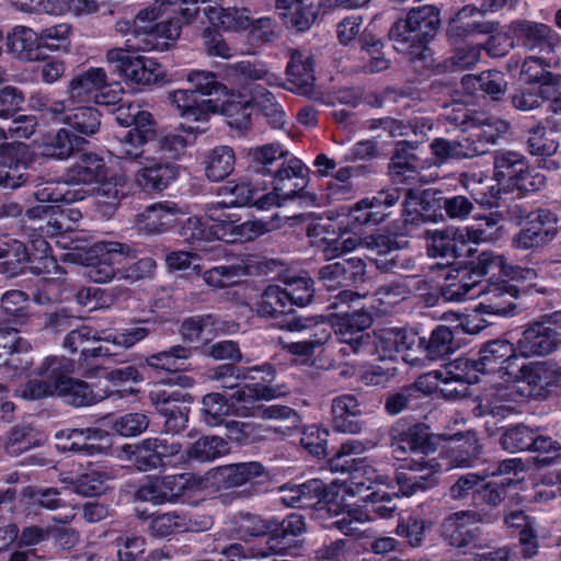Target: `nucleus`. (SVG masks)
Instances as JSON below:
<instances>
[{
  "instance_id": "obj_1",
  "label": "nucleus",
  "mask_w": 561,
  "mask_h": 561,
  "mask_svg": "<svg viewBox=\"0 0 561 561\" xmlns=\"http://www.w3.org/2000/svg\"><path fill=\"white\" fill-rule=\"evenodd\" d=\"M365 445L358 439L344 442L335 455L330 459V468L334 472L350 471L351 474L343 481H334L328 488L318 479L309 480L301 484L283 485L279 491L296 492L300 495L301 506L310 505L314 499L316 517L324 519L325 515L336 518L327 527H335L344 535L360 534L359 525L370 519L369 513L362 507L347 503L348 499L355 497L365 489V482L360 479L367 476L370 482H386L387 478L376 472L373 466L366 463L365 459L357 458L365 451Z\"/></svg>"
},
{
  "instance_id": "obj_2",
  "label": "nucleus",
  "mask_w": 561,
  "mask_h": 561,
  "mask_svg": "<svg viewBox=\"0 0 561 561\" xmlns=\"http://www.w3.org/2000/svg\"><path fill=\"white\" fill-rule=\"evenodd\" d=\"M167 8L157 3L140 10L134 21L121 20L116 31L127 36L126 49L112 48L106 54V61L122 78L136 84H151L162 79L161 66L150 57L136 55L135 51L163 50L169 42L179 38L182 23L178 18L158 22Z\"/></svg>"
},
{
  "instance_id": "obj_3",
  "label": "nucleus",
  "mask_w": 561,
  "mask_h": 561,
  "mask_svg": "<svg viewBox=\"0 0 561 561\" xmlns=\"http://www.w3.org/2000/svg\"><path fill=\"white\" fill-rule=\"evenodd\" d=\"M482 376L489 377L482 402L490 413L513 410L510 403L543 396L550 385L548 370L542 364H526L514 345L506 340H494L480 351Z\"/></svg>"
},
{
  "instance_id": "obj_4",
  "label": "nucleus",
  "mask_w": 561,
  "mask_h": 561,
  "mask_svg": "<svg viewBox=\"0 0 561 561\" xmlns=\"http://www.w3.org/2000/svg\"><path fill=\"white\" fill-rule=\"evenodd\" d=\"M445 439L456 440L445 462L426 458L427 433L420 425H396L391 431V451L394 459L404 461L397 474V485L403 496H411L419 490H426L437 483L438 476L454 467H469L479 454L476 433L444 435ZM445 460V457H443Z\"/></svg>"
},
{
  "instance_id": "obj_5",
  "label": "nucleus",
  "mask_w": 561,
  "mask_h": 561,
  "mask_svg": "<svg viewBox=\"0 0 561 561\" xmlns=\"http://www.w3.org/2000/svg\"><path fill=\"white\" fill-rule=\"evenodd\" d=\"M399 198L400 192L396 188L379 192L373 197L363 198L354 204L347 216L321 220L312 226L309 232L324 234L319 242V249L327 260L335 259L359 247L377 250L378 253L391 252L393 243L388 237L362 238L354 230L362 226L381 224L389 216L387 209L392 207Z\"/></svg>"
},
{
  "instance_id": "obj_6",
  "label": "nucleus",
  "mask_w": 561,
  "mask_h": 561,
  "mask_svg": "<svg viewBox=\"0 0 561 561\" xmlns=\"http://www.w3.org/2000/svg\"><path fill=\"white\" fill-rule=\"evenodd\" d=\"M80 184H96L94 193L98 202L105 206L104 215L115 209L121 198L127 194L124 175L113 170L104 157L84 152L67 171L64 181L37 186L34 196L39 203H75L82 201L88 193Z\"/></svg>"
},
{
  "instance_id": "obj_7",
  "label": "nucleus",
  "mask_w": 561,
  "mask_h": 561,
  "mask_svg": "<svg viewBox=\"0 0 561 561\" xmlns=\"http://www.w3.org/2000/svg\"><path fill=\"white\" fill-rule=\"evenodd\" d=\"M73 370L72 363L59 356H48L36 368L42 379L30 380L18 396L27 400H37L49 396H59L73 407H89L110 396L108 391H93L88 383L75 380L68 375Z\"/></svg>"
},
{
  "instance_id": "obj_8",
  "label": "nucleus",
  "mask_w": 561,
  "mask_h": 561,
  "mask_svg": "<svg viewBox=\"0 0 561 561\" xmlns=\"http://www.w3.org/2000/svg\"><path fill=\"white\" fill-rule=\"evenodd\" d=\"M76 252L69 254V259L87 268V276L94 283L105 284L114 279H124L134 283L151 277L157 264L152 257H144L136 263L115 268L123 259L133 256V250L119 242H95L90 251H83L78 247Z\"/></svg>"
},
{
  "instance_id": "obj_9",
  "label": "nucleus",
  "mask_w": 561,
  "mask_h": 561,
  "mask_svg": "<svg viewBox=\"0 0 561 561\" xmlns=\"http://www.w3.org/2000/svg\"><path fill=\"white\" fill-rule=\"evenodd\" d=\"M496 271L511 279L534 280L537 277L536 270L510 265L502 254L485 251L479 254L473 266L448 270L444 276L442 295L447 301L474 299L480 296L481 277L496 274Z\"/></svg>"
},
{
  "instance_id": "obj_10",
  "label": "nucleus",
  "mask_w": 561,
  "mask_h": 561,
  "mask_svg": "<svg viewBox=\"0 0 561 561\" xmlns=\"http://www.w3.org/2000/svg\"><path fill=\"white\" fill-rule=\"evenodd\" d=\"M497 221L483 218L467 227H447L426 232L427 250L431 256L459 257L472 253V245L495 240L500 237Z\"/></svg>"
},
{
  "instance_id": "obj_11",
  "label": "nucleus",
  "mask_w": 561,
  "mask_h": 561,
  "mask_svg": "<svg viewBox=\"0 0 561 561\" xmlns=\"http://www.w3.org/2000/svg\"><path fill=\"white\" fill-rule=\"evenodd\" d=\"M26 215L33 220H45V225L41 224L32 229L41 230L42 233L55 239L56 245L66 250L65 253L60 254V259L65 262L77 264L68 257L71 252H76L75 248L78 247L83 251H90L93 248V244L89 245L88 240L81 232L72 229V224L81 218V213L76 208H60L59 206L41 203L30 208Z\"/></svg>"
},
{
  "instance_id": "obj_12",
  "label": "nucleus",
  "mask_w": 561,
  "mask_h": 561,
  "mask_svg": "<svg viewBox=\"0 0 561 561\" xmlns=\"http://www.w3.org/2000/svg\"><path fill=\"white\" fill-rule=\"evenodd\" d=\"M439 12L434 5L413 8L407 18L399 19L390 28L393 48L402 54L419 55L439 26Z\"/></svg>"
},
{
  "instance_id": "obj_13",
  "label": "nucleus",
  "mask_w": 561,
  "mask_h": 561,
  "mask_svg": "<svg viewBox=\"0 0 561 561\" xmlns=\"http://www.w3.org/2000/svg\"><path fill=\"white\" fill-rule=\"evenodd\" d=\"M508 130V124L501 119L479 121L472 125L467 137L459 141H449L436 138L431 144V150L436 163H443L451 159L471 158L486 151L489 145Z\"/></svg>"
},
{
  "instance_id": "obj_14",
  "label": "nucleus",
  "mask_w": 561,
  "mask_h": 561,
  "mask_svg": "<svg viewBox=\"0 0 561 561\" xmlns=\"http://www.w3.org/2000/svg\"><path fill=\"white\" fill-rule=\"evenodd\" d=\"M150 330L144 323L131 324L119 332H104L101 335L94 329L83 325L78 330H72L64 341V347L71 353L80 352L82 356H106L110 355L107 348L102 345H95L101 341L112 342L114 345L131 347L136 343L146 339Z\"/></svg>"
},
{
  "instance_id": "obj_15",
  "label": "nucleus",
  "mask_w": 561,
  "mask_h": 561,
  "mask_svg": "<svg viewBox=\"0 0 561 561\" xmlns=\"http://www.w3.org/2000/svg\"><path fill=\"white\" fill-rule=\"evenodd\" d=\"M308 168L297 159L290 158L282 162L276 171L271 174V191L262 192V196L256 201V209L270 210L273 207H282L289 201L305 198L304 191Z\"/></svg>"
},
{
  "instance_id": "obj_16",
  "label": "nucleus",
  "mask_w": 561,
  "mask_h": 561,
  "mask_svg": "<svg viewBox=\"0 0 561 561\" xmlns=\"http://www.w3.org/2000/svg\"><path fill=\"white\" fill-rule=\"evenodd\" d=\"M115 119L122 126L134 127L118 137L119 156L139 158L144 152L142 147L156 137V125L151 114L140 110L138 104H122L115 111Z\"/></svg>"
},
{
  "instance_id": "obj_17",
  "label": "nucleus",
  "mask_w": 561,
  "mask_h": 561,
  "mask_svg": "<svg viewBox=\"0 0 561 561\" xmlns=\"http://www.w3.org/2000/svg\"><path fill=\"white\" fill-rule=\"evenodd\" d=\"M50 251V244L42 236L31 234L30 248L15 239L0 240V259L4 257L8 264L21 271L28 267L34 274L49 273L56 268V259Z\"/></svg>"
},
{
  "instance_id": "obj_18",
  "label": "nucleus",
  "mask_w": 561,
  "mask_h": 561,
  "mask_svg": "<svg viewBox=\"0 0 561 561\" xmlns=\"http://www.w3.org/2000/svg\"><path fill=\"white\" fill-rule=\"evenodd\" d=\"M287 393L285 387H271L260 382L244 385L238 389L237 414L239 416H257L264 420H286L294 411L285 405H263L261 400H273Z\"/></svg>"
},
{
  "instance_id": "obj_19",
  "label": "nucleus",
  "mask_w": 561,
  "mask_h": 561,
  "mask_svg": "<svg viewBox=\"0 0 561 561\" xmlns=\"http://www.w3.org/2000/svg\"><path fill=\"white\" fill-rule=\"evenodd\" d=\"M224 209L214 205H209L206 209L211 238L227 243L245 242L270 230L268 224L261 219L240 222V217L237 214L226 213Z\"/></svg>"
},
{
  "instance_id": "obj_20",
  "label": "nucleus",
  "mask_w": 561,
  "mask_h": 561,
  "mask_svg": "<svg viewBox=\"0 0 561 561\" xmlns=\"http://www.w3.org/2000/svg\"><path fill=\"white\" fill-rule=\"evenodd\" d=\"M31 102L34 108L47 111L53 119L69 125L80 134L91 136L100 129V114L91 106L72 107L73 103L67 101H54L47 104L41 98H33Z\"/></svg>"
},
{
  "instance_id": "obj_21",
  "label": "nucleus",
  "mask_w": 561,
  "mask_h": 561,
  "mask_svg": "<svg viewBox=\"0 0 561 561\" xmlns=\"http://www.w3.org/2000/svg\"><path fill=\"white\" fill-rule=\"evenodd\" d=\"M491 275L502 277V280L500 283H489L485 286L480 285V310L490 316L507 317L513 314V310L515 309L514 301L520 293L518 286L522 284H530L533 280L511 279L499 271H496V274Z\"/></svg>"
},
{
  "instance_id": "obj_22",
  "label": "nucleus",
  "mask_w": 561,
  "mask_h": 561,
  "mask_svg": "<svg viewBox=\"0 0 561 561\" xmlns=\"http://www.w3.org/2000/svg\"><path fill=\"white\" fill-rule=\"evenodd\" d=\"M561 343V311H557L541 322L529 325L518 341V352L523 357L551 353Z\"/></svg>"
},
{
  "instance_id": "obj_23",
  "label": "nucleus",
  "mask_w": 561,
  "mask_h": 561,
  "mask_svg": "<svg viewBox=\"0 0 561 561\" xmlns=\"http://www.w3.org/2000/svg\"><path fill=\"white\" fill-rule=\"evenodd\" d=\"M68 103L95 102L101 105L115 103L117 94L108 90L107 76L103 68H90L75 77L67 90Z\"/></svg>"
},
{
  "instance_id": "obj_24",
  "label": "nucleus",
  "mask_w": 561,
  "mask_h": 561,
  "mask_svg": "<svg viewBox=\"0 0 561 561\" xmlns=\"http://www.w3.org/2000/svg\"><path fill=\"white\" fill-rule=\"evenodd\" d=\"M373 323L369 312L358 310L352 313L339 314L332 321V329L340 342L346 344L352 353L368 351L371 344L369 334L364 331Z\"/></svg>"
},
{
  "instance_id": "obj_25",
  "label": "nucleus",
  "mask_w": 561,
  "mask_h": 561,
  "mask_svg": "<svg viewBox=\"0 0 561 561\" xmlns=\"http://www.w3.org/2000/svg\"><path fill=\"white\" fill-rule=\"evenodd\" d=\"M57 439H66L57 447L61 450H71L83 456L106 454L112 447V436L101 428H71L56 433Z\"/></svg>"
},
{
  "instance_id": "obj_26",
  "label": "nucleus",
  "mask_w": 561,
  "mask_h": 561,
  "mask_svg": "<svg viewBox=\"0 0 561 561\" xmlns=\"http://www.w3.org/2000/svg\"><path fill=\"white\" fill-rule=\"evenodd\" d=\"M137 463L140 470H148L159 466H176L185 461V454L171 438H147L138 446Z\"/></svg>"
},
{
  "instance_id": "obj_27",
  "label": "nucleus",
  "mask_w": 561,
  "mask_h": 561,
  "mask_svg": "<svg viewBox=\"0 0 561 561\" xmlns=\"http://www.w3.org/2000/svg\"><path fill=\"white\" fill-rule=\"evenodd\" d=\"M265 477L264 467L256 461L221 466L206 473L208 483L217 488H236L247 483L253 484Z\"/></svg>"
},
{
  "instance_id": "obj_28",
  "label": "nucleus",
  "mask_w": 561,
  "mask_h": 561,
  "mask_svg": "<svg viewBox=\"0 0 561 561\" xmlns=\"http://www.w3.org/2000/svg\"><path fill=\"white\" fill-rule=\"evenodd\" d=\"M186 210L176 203L164 201L146 207L137 215V228L145 233L160 234L170 230Z\"/></svg>"
},
{
  "instance_id": "obj_29",
  "label": "nucleus",
  "mask_w": 561,
  "mask_h": 561,
  "mask_svg": "<svg viewBox=\"0 0 561 561\" xmlns=\"http://www.w3.org/2000/svg\"><path fill=\"white\" fill-rule=\"evenodd\" d=\"M173 108L186 123L206 122L217 113L215 99H206L190 89H178L169 94Z\"/></svg>"
},
{
  "instance_id": "obj_30",
  "label": "nucleus",
  "mask_w": 561,
  "mask_h": 561,
  "mask_svg": "<svg viewBox=\"0 0 561 561\" xmlns=\"http://www.w3.org/2000/svg\"><path fill=\"white\" fill-rule=\"evenodd\" d=\"M425 343V337L409 329L385 328L375 332L374 346L382 359H393L397 354L411 351L416 344Z\"/></svg>"
},
{
  "instance_id": "obj_31",
  "label": "nucleus",
  "mask_w": 561,
  "mask_h": 561,
  "mask_svg": "<svg viewBox=\"0 0 561 561\" xmlns=\"http://www.w3.org/2000/svg\"><path fill=\"white\" fill-rule=\"evenodd\" d=\"M213 522L207 515L188 516L176 512H170L156 516L150 529L154 536L168 537L185 531H204L210 528Z\"/></svg>"
},
{
  "instance_id": "obj_32",
  "label": "nucleus",
  "mask_w": 561,
  "mask_h": 561,
  "mask_svg": "<svg viewBox=\"0 0 561 561\" xmlns=\"http://www.w3.org/2000/svg\"><path fill=\"white\" fill-rule=\"evenodd\" d=\"M528 466L529 460L525 462L522 458L503 460L496 471L502 478L499 481L488 482L482 490L480 489L483 500L491 505H497L504 497V486L523 481L525 479L524 472ZM492 474H495V472Z\"/></svg>"
},
{
  "instance_id": "obj_33",
  "label": "nucleus",
  "mask_w": 561,
  "mask_h": 561,
  "mask_svg": "<svg viewBox=\"0 0 561 561\" xmlns=\"http://www.w3.org/2000/svg\"><path fill=\"white\" fill-rule=\"evenodd\" d=\"M116 477L113 469L104 466L89 468L84 473L73 477L70 473H61L60 481L72 492L83 496H98L107 489V482Z\"/></svg>"
},
{
  "instance_id": "obj_34",
  "label": "nucleus",
  "mask_w": 561,
  "mask_h": 561,
  "mask_svg": "<svg viewBox=\"0 0 561 561\" xmlns=\"http://www.w3.org/2000/svg\"><path fill=\"white\" fill-rule=\"evenodd\" d=\"M265 182L250 183L245 181H228L218 188V196L221 199L214 206L221 208L229 207H255L256 201L262 196V192L266 191Z\"/></svg>"
},
{
  "instance_id": "obj_35",
  "label": "nucleus",
  "mask_w": 561,
  "mask_h": 561,
  "mask_svg": "<svg viewBox=\"0 0 561 561\" xmlns=\"http://www.w3.org/2000/svg\"><path fill=\"white\" fill-rule=\"evenodd\" d=\"M215 101L218 105L217 113L226 116L230 127L240 130L249 127L252 108L254 107L253 94L251 98H247L226 88V91Z\"/></svg>"
},
{
  "instance_id": "obj_36",
  "label": "nucleus",
  "mask_w": 561,
  "mask_h": 561,
  "mask_svg": "<svg viewBox=\"0 0 561 561\" xmlns=\"http://www.w3.org/2000/svg\"><path fill=\"white\" fill-rule=\"evenodd\" d=\"M482 368H480L477 359L457 358L451 363L443 366L440 369L432 370L424 375L417 381V386L423 385V380H454L465 382L466 385L482 381Z\"/></svg>"
},
{
  "instance_id": "obj_37",
  "label": "nucleus",
  "mask_w": 561,
  "mask_h": 561,
  "mask_svg": "<svg viewBox=\"0 0 561 561\" xmlns=\"http://www.w3.org/2000/svg\"><path fill=\"white\" fill-rule=\"evenodd\" d=\"M22 11H43L51 15L71 12L75 15L90 14L98 11L95 0H14Z\"/></svg>"
},
{
  "instance_id": "obj_38",
  "label": "nucleus",
  "mask_w": 561,
  "mask_h": 561,
  "mask_svg": "<svg viewBox=\"0 0 561 561\" xmlns=\"http://www.w3.org/2000/svg\"><path fill=\"white\" fill-rule=\"evenodd\" d=\"M284 23L297 31L309 30L319 11V0H275Z\"/></svg>"
},
{
  "instance_id": "obj_39",
  "label": "nucleus",
  "mask_w": 561,
  "mask_h": 561,
  "mask_svg": "<svg viewBox=\"0 0 561 561\" xmlns=\"http://www.w3.org/2000/svg\"><path fill=\"white\" fill-rule=\"evenodd\" d=\"M237 525V535L245 542L244 546L263 549H267L271 545L279 547L271 541V537L275 535L276 520H265L260 516L243 515Z\"/></svg>"
},
{
  "instance_id": "obj_40",
  "label": "nucleus",
  "mask_w": 561,
  "mask_h": 561,
  "mask_svg": "<svg viewBox=\"0 0 561 561\" xmlns=\"http://www.w3.org/2000/svg\"><path fill=\"white\" fill-rule=\"evenodd\" d=\"M331 411L332 425L335 431L348 434L362 431L363 424L359 421L362 409L354 396L343 394L334 398Z\"/></svg>"
},
{
  "instance_id": "obj_41",
  "label": "nucleus",
  "mask_w": 561,
  "mask_h": 561,
  "mask_svg": "<svg viewBox=\"0 0 561 561\" xmlns=\"http://www.w3.org/2000/svg\"><path fill=\"white\" fill-rule=\"evenodd\" d=\"M9 51L23 61H39L45 58L41 53L37 32L26 26H15L7 37Z\"/></svg>"
},
{
  "instance_id": "obj_42",
  "label": "nucleus",
  "mask_w": 561,
  "mask_h": 561,
  "mask_svg": "<svg viewBox=\"0 0 561 561\" xmlns=\"http://www.w3.org/2000/svg\"><path fill=\"white\" fill-rule=\"evenodd\" d=\"M551 64L541 57L530 56L525 59L520 77L531 85L543 88V93L559 92L561 89V76L551 73L548 68Z\"/></svg>"
},
{
  "instance_id": "obj_43",
  "label": "nucleus",
  "mask_w": 561,
  "mask_h": 561,
  "mask_svg": "<svg viewBox=\"0 0 561 561\" xmlns=\"http://www.w3.org/2000/svg\"><path fill=\"white\" fill-rule=\"evenodd\" d=\"M526 170L524 157L516 152H499L494 158V180L503 185V190H514Z\"/></svg>"
},
{
  "instance_id": "obj_44",
  "label": "nucleus",
  "mask_w": 561,
  "mask_h": 561,
  "mask_svg": "<svg viewBox=\"0 0 561 561\" xmlns=\"http://www.w3.org/2000/svg\"><path fill=\"white\" fill-rule=\"evenodd\" d=\"M481 520V515L476 512H457L445 519L443 534L453 546L463 547L473 537L471 526Z\"/></svg>"
},
{
  "instance_id": "obj_45",
  "label": "nucleus",
  "mask_w": 561,
  "mask_h": 561,
  "mask_svg": "<svg viewBox=\"0 0 561 561\" xmlns=\"http://www.w3.org/2000/svg\"><path fill=\"white\" fill-rule=\"evenodd\" d=\"M175 393L168 397L160 390L150 392V399L154 403L158 412L165 417V426L169 432L175 433L186 426L188 416V408L178 404Z\"/></svg>"
},
{
  "instance_id": "obj_46",
  "label": "nucleus",
  "mask_w": 561,
  "mask_h": 561,
  "mask_svg": "<svg viewBox=\"0 0 561 561\" xmlns=\"http://www.w3.org/2000/svg\"><path fill=\"white\" fill-rule=\"evenodd\" d=\"M376 472L380 476L382 473L378 472L376 468H374ZM383 477L387 478L386 482H370L367 480V476L362 477V481L365 482V489L357 495H362L363 492L368 491L374 488V485L377 486L376 490L371 492V494L367 495V497H370L373 504H374V512L381 518H389L392 516V513L396 508L394 505H377L380 502H386L390 504L394 497H398L399 494L402 492L400 491L399 486L392 483V480L387 474H383Z\"/></svg>"
},
{
  "instance_id": "obj_47",
  "label": "nucleus",
  "mask_w": 561,
  "mask_h": 561,
  "mask_svg": "<svg viewBox=\"0 0 561 561\" xmlns=\"http://www.w3.org/2000/svg\"><path fill=\"white\" fill-rule=\"evenodd\" d=\"M41 53H69L71 48L72 26L61 22L42 28L38 33Z\"/></svg>"
},
{
  "instance_id": "obj_48",
  "label": "nucleus",
  "mask_w": 561,
  "mask_h": 561,
  "mask_svg": "<svg viewBox=\"0 0 561 561\" xmlns=\"http://www.w3.org/2000/svg\"><path fill=\"white\" fill-rule=\"evenodd\" d=\"M204 14L210 23H218L226 31L239 32L250 26V11L244 8L224 9L208 5L204 9Z\"/></svg>"
},
{
  "instance_id": "obj_49",
  "label": "nucleus",
  "mask_w": 561,
  "mask_h": 561,
  "mask_svg": "<svg viewBox=\"0 0 561 561\" xmlns=\"http://www.w3.org/2000/svg\"><path fill=\"white\" fill-rule=\"evenodd\" d=\"M481 15V10L473 5H466L450 19L448 32L451 37H461L474 33L486 34L493 31V24L469 20Z\"/></svg>"
},
{
  "instance_id": "obj_50",
  "label": "nucleus",
  "mask_w": 561,
  "mask_h": 561,
  "mask_svg": "<svg viewBox=\"0 0 561 561\" xmlns=\"http://www.w3.org/2000/svg\"><path fill=\"white\" fill-rule=\"evenodd\" d=\"M512 34L529 49L539 48L540 51H549L547 43L551 30L545 24H537L527 21L514 22L511 25Z\"/></svg>"
},
{
  "instance_id": "obj_51",
  "label": "nucleus",
  "mask_w": 561,
  "mask_h": 561,
  "mask_svg": "<svg viewBox=\"0 0 561 561\" xmlns=\"http://www.w3.org/2000/svg\"><path fill=\"white\" fill-rule=\"evenodd\" d=\"M236 156L232 148L218 146L209 151L205 160V174L208 180L218 182L232 173Z\"/></svg>"
},
{
  "instance_id": "obj_52",
  "label": "nucleus",
  "mask_w": 561,
  "mask_h": 561,
  "mask_svg": "<svg viewBox=\"0 0 561 561\" xmlns=\"http://www.w3.org/2000/svg\"><path fill=\"white\" fill-rule=\"evenodd\" d=\"M286 72L298 90L307 91L314 82L313 60L309 53L296 50L291 54Z\"/></svg>"
},
{
  "instance_id": "obj_53",
  "label": "nucleus",
  "mask_w": 561,
  "mask_h": 561,
  "mask_svg": "<svg viewBox=\"0 0 561 561\" xmlns=\"http://www.w3.org/2000/svg\"><path fill=\"white\" fill-rule=\"evenodd\" d=\"M238 390L232 394L231 402H228L219 393H209L203 398V420L209 426H217L224 422L229 414H237Z\"/></svg>"
},
{
  "instance_id": "obj_54",
  "label": "nucleus",
  "mask_w": 561,
  "mask_h": 561,
  "mask_svg": "<svg viewBox=\"0 0 561 561\" xmlns=\"http://www.w3.org/2000/svg\"><path fill=\"white\" fill-rule=\"evenodd\" d=\"M176 178L178 171L173 165L157 163L141 169L136 181L146 191H162Z\"/></svg>"
},
{
  "instance_id": "obj_55",
  "label": "nucleus",
  "mask_w": 561,
  "mask_h": 561,
  "mask_svg": "<svg viewBox=\"0 0 561 561\" xmlns=\"http://www.w3.org/2000/svg\"><path fill=\"white\" fill-rule=\"evenodd\" d=\"M220 330V323L214 316H196L182 322L181 335L188 342L208 341Z\"/></svg>"
},
{
  "instance_id": "obj_56",
  "label": "nucleus",
  "mask_w": 561,
  "mask_h": 561,
  "mask_svg": "<svg viewBox=\"0 0 561 561\" xmlns=\"http://www.w3.org/2000/svg\"><path fill=\"white\" fill-rule=\"evenodd\" d=\"M82 144H84L82 138L71 135L65 128H60L54 136L41 145V153L57 160H65Z\"/></svg>"
},
{
  "instance_id": "obj_57",
  "label": "nucleus",
  "mask_w": 561,
  "mask_h": 561,
  "mask_svg": "<svg viewBox=\"0 0 561 561\" xmlns=\"http://www.w3.org/2000/svg\"><path fill=\"white\" fill-rule=\"evenodd\" d=\"M192 350L181 345L170 347L146 358L148 367L156 370L178 371L186 368V360L191 357Z\"/></svg>"
},
{
  "instance_id": "obj_58",
  "label": "nucleus",
  "mask_w": 561,
  "mask_h": 561,
  "mask_svg": "<svg viewBox=\"0 0 561 561\" xmlns=\"http://www.w3.org/2000/svg\"><path fill=\"white\" fill-rule=\"evenodd\" d=\"M161 479V486L164 491L165 502L175 501L183 495L187 490L202 489L207 486L208 481L205 477H197L192 473H182L174 476H167Z\"/></svg>"
},
{
  "instance_id": "obj_59",
  "label": "nucleus",
  "mask_w": 561,
  "mask_h": 561,
  "mask_svg": "<svg viewBox=\"0 0 561 561\" xmlns=\"http://www.w3.org/2000/svg\"><path fill=\"white\" fill-rule=\"evenodd\" d=\"M229 451L228 443L218 436H204L197 439L185 454V460L199 462L215 460Z\"/></svg>"
},
{
  "instance_id": "obj_60",
  "label": "nucleus",
  "mask_w": 561,
  "mask_h": 561,
  "mask_svg": "<svg viewBox=\"0 0 561 561\" xmlns=\"http://www.w3.org/2000/svg\"><path fill=\"white\" fill-rule=\"evenodd\" d=\"M289 152L279 142L266 144L253 147L249 150V157L256 167L257 171L262 174L271 175V167L277 160H288Z\"/></svg>"
},
{
  "instance_id": "obj_61",
  "label": "nucleus",
  "mask_w": 561,
  "mask_h": 561,
  "mask_svg": "<svg viewBox=\"0 0 561 561\" xmlns=\"http://www.w3.org/2000/svg\"><path fill=\"white\" fill-rule=\"evenodd\" d=\"M9 154L15 159L14 164H5L0 161V186L4 188H16L24 181L22 169H25L24 161L21 158L26 152V145L18 142L9 149Z\"/></svg>"
},
{
  "instance_id": "obj_62",
  "label": "nucleus",
  "mask_w": 561,
  "mask_h": 561,
  "mask_svg": "<svg viewBox=\"0 0 561 561\" xmlns=\"http://www.w3.org/2000/svg\"><path fill=\"white\" fill-rule=\"evenodd\" d=\"M253 103L266 117L268 124L273 128H282L286 124V113L280 104H278L274 95L261 88L255 87L253 91Z\"/></svg>"
},
{
  "instance_id": "obj_63",
  "label": "nucleus",
  "mask_w": 561,
  "mask_h": 561,
  "mask_svg": "<svg viewBox=\"0 0 561 561\" xmlns=\"http://www.w3.org/2000/svg\"><path fill=\"white\" fill-rule=\"evenodd\" d=\"M245 274L241 264L220 265L205 271L203 279L209 287L220 289L238 284Z\"/></svg>"
},
{
  "instance_id": "obj_64",
  "label": "nucleus",
  "mask_w": 561,
  "mask_h": 561,
  "mask_svg": "<svg viewBox=\"0 0 561 561\" xmlns=\"http://www.w3.org/2000/svg\"><path fill=\"white\" fill-rule=\"evenodd\" d=\"M289 305L286 290L277 285H271L261 295L256 311L261 317L273 318L284 313Z\"/></svg>"
}]
</instances>
